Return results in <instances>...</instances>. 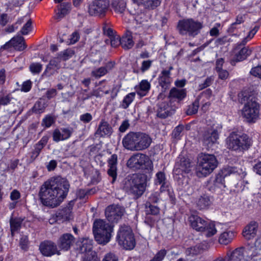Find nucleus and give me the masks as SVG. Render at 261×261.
I'll list each match as a JSON object with an SVG mask.
<instances>
[{
  "mask_svg": "<svg viewBox=\"0 0 261 261\" xmlns=\"http://www.w3.org/2000/svg\"><path fill=\"white\" fill-rule=\"evenodd\" d=\"M65 179L60 176L53 177L40 187L39 197L41 203L54 208L59 206L65 197Z\"/></svg>",
  "mask_w": 261,
  "mask_h": 261,
  "instance_id": "nucleus-1",
  "label": "nucleus"
},
{
  "mask_svg": "<svg viewBox=\"0 0 261 261\" xmlns=\"http://www.w3.org/2000/svg\"><path fill=\"white\" fill-rule=\"evenodd\" d=\"M239 96L241 103H244L242 110V115L249 123H254L259 115L260 105L257 98L252 92L242 91Z\"/></svg>",
  "mask_w": 261,
  "mask_h": 261,
  "instance_id": "nucleus-2",
  "label": "nucleus"
},
{
  "mask_svg": "<svg viewBox=\"0 0 261 261\" xmlns=\"http://www.w3.org/2000/svg\"><path fill=\"white\" fill-rule=\"evenodd\" d=\"M147 181V176L144 174L128 175L122 181V188L128 194L138 198L144 193Z\"/></svg>",
  "mask_w": 261,
  "mask_h": 261,
  "instance_id": "nucleus-3",
  "label": "nucleus"
},
{
  "mask_svg": "<svg viewBox=\"0 0 261 261\" xmlns=\"http://www.w3.org/2000/svg\"><path fill=\"white\" fill-rule=\"evenodd\" d=\"M152 139L150 136L142 132H130L122 139L124 147L131 151H140L147 149L151 145Z\"/></svg>",
  "mask_w": 261,
  "mask_h": 261,
  "instance_id": "nucleus-4",
  "label": "nucleus"
},
{
  "mask_svg": "<svg viewBox=\"0 0 261 261\" xmlns=\"http://www.w3.org/2000/svg\"><path fill=\"white\" fill-rule=\"evenodd\" d=\"M226 143L228 149L242 152L250 148L252 144V140L246 134H240L232 132L226 138Z\"/></svg>",
  "mask_w": 261,
  "mask_h": 261,
  "instance_id": "nucleus-5",
  "label": "nucleus"
},
{
  "mask_svg": "<svg viewBox=\"0 0 261 261\" xmlns=\"http://www.w3.org/2000/svg\"><path fill=\"white\" fill-rule=\"evenodd\" d=\"M113 225L102 219H96L93 224V232L96 241L100 244L105 245L110 242Z\"/></svg>",
  "mask_w": 261,
  "mask_h": 261,
  "instance_id": "nucleus-6",
  "label": "nucleus"
},
{
  "mask_svg": "<svg viewBox=\"0 0 261 261\" xmlns=\"http://www.w3.org/2000/svg\"><path fill=\"white\" fill-rule=\"evenodd\" d=\"M217 165L218 161L214 155L201 153L198 159L196 175L199 177H206L214 171Z\"/></svg>",
  "mask_w": 261,
  "mask_h": 261,
  "instance_id": "nucleus-7",
  "label": "nucleus"
},
{
  "mask_svg": "<svg viewBox=\"0 0 261 261\" xmlns=\"http://www.w3.org/2000/svg\"><path fill=\"white\" fill-rule=\"evenodd\" d=\"M203 27L202 21L190 18L179 20L177 22L176 29L179 34L182 36L188 35L195 37L200 33Z\"/></svg>",
  "mask_w": 261,
  "mask_h": 261,
  "instance_id": "nucleus-8",
  "label": "nucleus"
},
{
  "mask_svg": "<svg viewBox=\"0 0 261 261\" xmlns=\"http://www.w3.org/2000/svg\"><path fill=\"white\" fill-rule=\"evenodd\" d=\"M116 240L121 246L125 249L132 250L136 245L134 234L130 227L123 224L120 226L117 232Z\"/></svg>",
  "mask_w": 261,
  "mask_h": 261,
  "instance_id": "nucleus-9",
  "label": "nucleus"
},
{
  "mask_svg": "<svg viewBox=\"0 0 261 261\" xmlns=\"http://www.w3.org/2000/svg\"><path fill=\"white\" fill-rule=\"evenodd\" d=\"M191 227L196 231L206 232L205 235L210 237L217 232L215 225L213 222H209L197 215H191L189 218Z\"/></svg>",
  "mask_w": 261,
  "mask_h": 261,
  "instance_id": "nucleus-10",
  "label": "nucleus"
},
{
  "mask_svg": "<svg viewBox=\"0 0 261 261\" xmlns=\"http://www.w3.org/2000/svg\"><path fill=\"white\" fill-rule=\"evenodd\" d=\"M222 127L220 124H214L204 129L202 132L201 141L207 149L212 147L217 142Z\"/></svg>",
  "mask_w": 261,
  "mask_h": 261,
  "instance_id": "nucleus-11",
  "label": "nucleus"
},
{
  "mask_svg": "<svg viewBox=\"0 0 261 261\" xmlns=\"http://www.w3.org/2000/svg\"><path fill=\"white\" fill-rule=\"evenodd\" d=\"M149 163L148 157L146 155L136 153L133 154L127 161L126 166L133 171L142 170L146 168V164Z\"/></svg>",
  "mask_w": 261,
  "mask_h": 261,
  "instance_id": "nucleus-12",
  "label": "nucleus"
},
{
  "mask_svg": "<svg viewBox=\"0 0 261 261\" xmlns=\"http://www.w3.org/2000/svg\"><path fill=\"white\" fill-rule=\"evenodd\" d=\"M109 7V0H94L89 5L88 13L91 16L103 17Z\"/></svg>",
  "mask_w": 261,
  "mask_h": 261,
  "instance_id": "nucleus-13",
  "label": "nucleus"
},
{
  "mask_svg": "<svg viewBox=\"0 0 261 261\" xmlns=\"http://www.w3.org/2000/svg\"><path fill=\"white\" fill-rule=\"evenodd\" d=\"M124 208L118 205L108 206L105 211V215L108 220L112 223H117L124 213Z\"/></svg>",
  "mask_w": 261,
  "mask_h": 261,
  "instance_id": "nucleus-14",
  "label": "nucleus"
},
{
  "mask_svg": "<svg viewBox=\"0 0 261 261\" xmlns=\"http://www.w3.org/2000/svg\"><path fill=\"white\" fill-rule=\"evenodd\" d=\"M76 246L75 249L79 251V253L83 254L82 257L91 256V254H93V253H95V255H97L96 252L92 250V240L85 238L82 241L77 242Z\"/></svg>",
  "mask_w": 261,
  "mask_h": 261,
  "instance_id": "nucleus-15",
  "label": "nucleus"
},
{
  "mask_svg": "<svg viewBox=\"0 0 261 261\" xmlns=\"http://www.w3.org/2000/svg\"><path fill=\"white\" fill-rule=\"evenodd\" d=\"M39 250L41 254L47 257H50L55 254L60 255L56 244L51 241H44L39 246Z\"/></svg>",
  "mask_w": 261,
  "mask_h": 261,
  "instance_id": "nucleus-16",
  "label": "nucleus"
},
{
  "mask_svg": "<svg viewBox=\"0 0 261 261\" xmlns=\"http://www.w3.org/2000/svg\"><path fill=\"white\" fill-rule=\"evenodd\" d=\"M206 187L212 192L222 194V191L225 188L224 177L220 174L217 175L214 180L208 181Z\"/></svg>",
  "mask_w": 261,
  "mask_h": 261,
  "instance_id": "nucleus-17",
  "label": "nucleus"
},
{
  "mask_svg": "<svg viewBox=\"0 0 261 261\" xmlns=\"http://www.w3.org/2000/svg\"><path fill=\"white\" fill-rule=\"evenodd\" d=\"M10 46H13L15 50L18 51L23 50L27 47L24 38L20 36L12 38L9 42L4 45L3 47L8 49Z\"/></svg>",
  "mask_w": 261,
  "mask_h": 261,
  "instance_id": "nucleus-18",
  "label": "nucleus"
},
{
  "mask_svg": "<svg viewBox=\"0 0 261 261\" xmlns=\"http://www.w3.org/2000/svg\"><path fill=\"white\" fill-rule=\"evenodd\" d=\"M157 107L156 116L160 118L165 119L174 113V109L169 105L167 102L159 103Z\"/></svg>",
  "mask_w": 261,
  "mask_h": 261,
  "instance_id": "nucleus-19",
  "label": "nucleus"
},
{
  "mask_svg": "<svg viewBox=\"0 0 261 261\" xmlns=\"http://www.w3.org/2000/svg\"><path fill=\"white\" fill-rule=\"evenodd\" d=\"M170 75L169 71L162 70L159 76L158 83L162 87V92H165L170 86L172 82Z\"/></svg>",
  "mask_w": 261,
  "mask_h": 261,
  "instance_id": "nucleus-20",
  "label": "nucleus"
},
{
  "mask_svg": "<svg viewBox=\"0 0 261 261\" xmlns=\"http://www.w3.org/2000/svg\"><path fill=\"white\" fill-rule=\"evenodd\" d=\"M54 2L56 4L54 18L59 22L65 16V0H54Z\"/></svg>",
  "mask_w": 261,
  "mask_h": 261,
  "instance_id": "nucleus-21",
  "label": "nucleus"
},
{
  "mask_svg": "<svg viewBox=\"0 0 261 261\" xmlns=\"http://www.w3.org/2000/svg\"><path fill=\"white\" fill-rule=\"evenodd\" d=\"M257 228L258 223L255 221H251L245 227L242 234L245 239L250 240L255 237Z\"/></svg>",
  "mask_w": 261,
  "mask_h": 261,
  "instance_id": "nucleus-22",
  "label": "nucleus"
},
{
  "mask_svg": "<svg viewBox=\"0 0 261 261\" xmlns=\"http://www.w3.org/2000/svg\"><path fill=\"white\" fill-rule=\"evenodd\" d=\"M113 132V129L111 126L108 122L102 120L95 132V135L100 137H104L105 136H110Z\"/></svg>",
  "mask_w": 261,
  "mask_h": 261,
  "instance_id": "nucleus-23",
  "label": "nucleus"
},
{
  "mask_svg": "<svg viewBox=\"0 0 261 261\" xmlns=\"http://www.w3.org/2000/svg\"><path fill=\"white\" fill-rule=\"evenodd\" d=\"M236 232L232 230H226L222 233L219 238L221 244L227 245L230 243L235 237Z\"/></svg>",
  "mask_w": 261,
  "mask_h": 261,
  "instance_id": "nucleus-24",
  "label": "nucleus"
},
{
  "mask_svg": "<svg viewBox=\"0 0 261 261\" xmlns=\"http://www.w3.org/2000/svg\"><path fill=\"white\" fill-rule=\"evenodd\" d=\"M186 96V90L184 89H178L176 88H172L169 92L168 97L170 100L177 99L178 101L182 100Z\"/></svg>",
  "mask_w": 261,
  "mask_h": 261,
  "instance_id": "nucleus-25",
  "label": "nucleus"
},
{
  "mask_svg": "<svg viewBox=\"0 0 261 261\" xmlns=\"http://www.w3.org/2000/svg\"><path fill=\"white\" fill-rule=\"evenodd\" d=\"M251 53V49H249L248 47H244L235 54L232 61H242L250 56Z\"/></svg>",
  "mask_w": 261,
  "mask_h": 261,
  "instance_id": "nucleus-26",
  "label": "nucleus"
},
{
  "mask_svg": "<svg viewBox=\"0 0 261 261\" xmlns=\"http://www.w3.org/2000/svg\"><path fill=\"white\" fill-rule=\"evenodd\" d=\"M244 248H238L232 251L230 255L227 254L229 261H244Z\"/></svg>",
  "mask_w": 261,
  "mask_h": 261,
  "instance_id": "nucleus-27",
  "label": "nucleus"
},
{
  "mask_svg": "<svg viewBox=\"0 0 261 261\" xmlns=\"http://www.w3.org/2000/svg\"><path fill=\"white\" fill-rule=\"evenodd\" d=\"M156 185H161V192H164L167 190L168 188V183L166 180L165 174L163 172H159L156 174V179L155 181Z\"/></svg>",
  "mask_w": 261,
  "mask_h": 261,
  "instance_id": "nucleus-28",
  "label": "nucleus"
},
{
  "mask_svg": "<svg viewBox=\"0 0 261 261\" xmlns=\"http://www.w3.org/2000/svg\"><path fill=\"white\" fill-rule=\"evenodd\" d=\"M212 204V200L210 196L204 194L200 196L196 201V205L199 210L207 208Z\"/></svg>",
  "mask_w": 261,
  "mask_h": 261,
  "instance_id": "nucleus-29",
  "label": "nucleus"
},
{
  "mask_svg": "<svg viewBox=\"0 0 261 261\" xmlns=\"http://www.w3.org/2000/svg\"><path fill=\"white\" fill-rule=\"evenodd\" d=\"M126 4L124 0H111V6L117 13L122 14L126 9Z\"/></svg>",
  "mask_w": 261,
  "mask_h": 261,
  "instance_id": "nucleus-30",
  "label": "nucleus"
},
{
  "mask_svg": "<svg viewBox=\"0 0 261 261\" xmlns=\"http://www.w3.org/2000/svg\"><path fill=\"white\" fill-rule=\"evenodd\" d=\"M176 166L182 172L189 173L191 171L192 167L190 160L185 157L180 158L179 161L176 163Z\"/></svg>",
  "mask_w": 261,
  "mask_h": 261,
  "instance_id": "nucleus-31",
  "label": "nucleus"
},
{
  "mask_svg": "<svg viewBox=\"0 0 261 261\" xmlns=\"http://www.w3.org/2000/svg\"><path fill=\"white\" fill-rule=\"evenodd\" d=\"M138 5H142L146 9H154L160 4V0H133Z\"/></svg>",
  "mask_w": 261,
  "mask_h": 261,
  "instance_id": "nucleus-32",
  "label": "nucleus"
},
{
  "mask_svg": "<svg viewBox=\"0 0 261 261\" xmlns=\"http://www.w3.org/2000/svg\"><path fill=\"white\" fill-rule=\"evenodd\" d=\"M65 61V51H61L58 56L50 61L49 64L55 68H59L61 67V62Z\"/></svg>",
  "mask_w": 261,
  "mask_h": 261,
  "instance_id": "nucleus-33",
  "label": "nucleus"
},
{
  "mask_svg": "<svg viewBox=\"0 0 261 261\" xmlns=\"http://www.w3.org/2000/svg\"><path fill=\"white\" fill-rule=\"evenodd\" d=\"M121 42L122 47L125 50L132 48L134 45V42L133 41L132 36L130 34L123 36L121 38Z\"/></svg>",
  "mask_w": 261,
  "mask_h": 261,
  "instance_id": "nucleus-34",
  "label": "nucleus"
},
{
  "mask_svg": "<svg viewBox=\"0 0 261 261\" xmlns=\"http://www.w3.org/2000/svg\"><path fill=\"white\" fill-rule=\"evenodd\" d=\"M160 208L154 204H151L149 203H145V212L146 215L158 216L160 214Z\"/></svg>",
  "mask_w": 261,
  "mask_h": 261,
  "instance_id": "nucleus-35",
  "label": "nucleus"
},
{
  "mask_svg": "<svg viewBox=\"0 0 261 261\" xmlns=\"http://www.w3.org/2000/svg\"><path fill=\"white\" fill-rule=\"evenodd\" d=\"M203 252V245L198 244L195 246L188 248L186 250V253L188 255H196Z\"/></svg>",
  "mask_w": 261,
  "mask_h": 261,
  "instance_id": "nucleus-36",
  "label": "nucleus"
},
{
  "mask_svg": "<svg viewBox=\"0 0 261 261\" xmlns=\"http://www.w3.org/2000/svg\"><path fill=\"white\" fill-rule=\"evenodd\" d=\"M22 221L18 218H12L10 219V223L11 227V234L12 236L15 232L20 229Z\"/></svg>",
  "mask_w": 261,
  "mask_h": 261,
  "instance_id": "nucleus-37",
  "label": "nucleus"
},
{
  "mask_svg": "<svg viewBox=\"0 0 261 261\" xmlns=\"http://www.w3.org/2000/svg\"><path fill=\"white\" fill-rule=\"evenodd\" d=\"M136 94L135 92H131L126 95L123 98L121 104V107L124 109H127L130 104L134 100Z\"/></svg>",
  "mask_w": 261,
  "mask_h": 261,
  "instance_id": "nucleus-38",
  "label": "nucleus"
},
{
  "mask_svg": "<svg viewBox=\"0 0 261 261\" xmlns=\"http://www.w3.org/2000/svg\"><path fill=\"white\" fill-rule=\"evenodd\" d=\"M46 106L45 101L43 99H40L35 103L33 110L36 113L40 114L44 112Z\"/></svg>",
  "mask_w": 261,
  "mask_h": 261,
  "instance_id": "nucleus-39",
  "label": "nucleus"
},
{
  "mask_svg": "<svg viewBox=\"0 0 261 261\" xmlns=\"http://www.w3.org/2000/svg\"><path fill=\"white\" fill-rule=\"evenodd\" d=\"M44 145L45 144L42 142V140L36 144L34 150L31 153V159L32 161L35 160L38 157Z\"/></svg>",
  "mask_w": 261,
  "mask_h": 261,
  "instance_id": "nucleus-40",
  "label": "nucleus"
},
{
  "mask_svg": "<svg viewBox=\"0 0 261 261\" xmlns=\"http://www.w3.org/2000/svg\"><path fill=\"white\" fill-rule=\"evenodd\" d=\"M150 88V84L147 80H143L140 84V90L138 94L144 96Z\"/></svg>",
  "mask_w": 261,
  "mask_h": 261,
  "instance_id": "nucleus-41",
  "label": "nucleus"
},
{
  "mask_svg": "<svg viewBox=\"0 0 261 261\" xmlns=\"http://www.w3.org/2000/svg\"><path fill=\"white\" fill-rule=\"evenodd\" d=\"M199 105V99H196L191 105L189 106L186 113L188 115H192L196 114L198 110Z\"/></svg>",
  "mask_w": 261,
  "mask_h": 261,
  "instance_id": "nucleus-42",
  "label": "nucleus"
},
{
  "mask_svg": "<svg viewBox=\"0 0 261 261\" xmlns=\"http://www.w3.org/2000/svg\"><path fill=\"white\" fill-rule=\"evenodd\" d=\"M108 72V70L106 67H101L97 68L91 72L92 76L95 78H99L102 76H103Z\"/></svg>",
  "mask_w": 261,
  "mask_h": 261,
  "instance_id": "nucleus-43",
  "label": "nucleus"
},
{
  "mask_svg": "<svg viewBox=\"0 0 261 261\" xmlns=\"http://www.w3.org/2000/svg\"><path fill=\"white\" fill-rule=\"evenodd\" d=\"M160 200V194L158 192H153L150 194L148 197V200L146 203H149L151 204L158 203Z\"/></svg>",
  "mask_w": 261,
  "mask_h": 261,
  "instance_id": "nucleus-44",
  "label": "nucleus"
},
{
  "mask_svg": "<svg viewBox=\"0 0 261 261\" xmlns=\"http://www.w3.org/2000/svg\"><path fill=\"white\" fill-rule=\"evenodd\" d=\"M147 17L144 14L137 15L135 17V20L137 23L142 25V26H149L147 20Z\"/></svg>",
  "mask_w": 261,
  "mask_h": 261,
  "instance_id": "nucleus-45",
  "label": "nucleus"
},
{
  "mask_svg": "<svg viewBox=\"0 0 261 261\" xmlns=\"http://www.w3.org/2000/svg\"><path fill=\"white\" fill-rule=\"evenodd\" d=\"M75 200H71L68 204V208H66V221L73 219V215L71 210L74 205Z\"/></svg>",
  "mask_w": 261,
  "mask_h": 261,
  "instance_id": "nucleus-46",
  "label": "nucleus"
},
{
  "mask_svg": "<svg viewBox=\"0 0 261 261\" xmlns=\"http://www.w3.org/2000/svg\"><path fill=\"white\" fill-rule=\"evenodd\" d=\"M42 66L39 63H33L30 66V70L33 74H39L42 70Z\"/></svg>",
  "mask_w": 261,
  "mask_h": 261,
  "instance_id": "nucleus-47",
  "label": "nucleus"
},
{
  "mask_svg": "<svg viewBox=\"0 0 261 261\" xmlns=\"http://www.w3.org/2000/svg\"><path fill=\"white\" fill-rule=\"evenodd\" d=\"M167 254V250H160L150 261H162Z\"/></svg>",
  "mask_w": 261,
  "mask_h": 261,
  "instance_id": "nucleus-48",
  "label": "nucleus"
},
{
  "mask_svg": "<svg viewBox=\"0 0 261 261\" xmlns=\"http://www.w3.org/2000/svg\"><path fill=\"white\" fill-rule=\"evenodd\" d=\"M214 81V78L212 76L207 77L204 82L199 85V90H201L204 88L211 86Z\"/></svg>",
  "mask_w": 261,
  "mask_h": 261,
  "instance_id": "nucleus-49",
  "label": "nucleus"
},
{
  "mask_svg": "<svg viewBox=\"0 0 261 261\" xmlns=\"http://www.w3.org/2000/svg\"><path fill=\"white\" fill-rule=\"evenodd\" d=\"M152 64V61L150 60H144L141 64V66L140 68V71L144 73L146 71L148 70L150 67L151 66Z\"/></svg>",
  "mask_w": 261,
  "mask_h": 261,
  "instance_id": "nucleus-50",
  "label": "nucleus"
},
{
  "mask_svg": "<svg viewBox=\"0 0 261 261\" xmlns=\"http://www.w3.org/2000/svg\"><path fill=\"white\" fill-rule=\"evenodd\" d=\"M32 30V21L31 19L29 20L27 23L22 28L20 32L21 33L25 35H27Z\"/></svg>",
  "mask_w": 261,
  "mask_h": 261,
  "instance_id": "nucleus-51",
  "label": "nucleus"
},
{
  "mask_svg": "<svg viewBox=\"0 0 261 261\" xmlns=\"http://www.w3.org/2000/svg\"><path fill=\"white\" fill-rule=\"evenodd\" d=\"M29 240L27 236H23L20 239L19 245L22 249L27 250L28 248Z\"/></svg>",
  "mask_w": 261,
  "mask_h": 261,
  "instance_id": "nucleus-52",
  "label": "nucleus"
},
{
  "mask_svg": "<svg viewBox=\"0 0 261 261\" xmlns=\"http://www.w3.org/2000/svg\"><path fill=\"white\" fill-rule=\"evenodd\" d=\"M183 129L184 125L180 124L178 125L173 129L172 133V137L175 139H179V135Z\"/></svg>",
  "mask_w": 261,
  "mask_h": 261,
  "instance_id": "nucleus-53",
  "label": "nucleus"
},
{
  "mask_svg": "<svg viewBox=\"0 0 261 261\" xmlns=\"http://www.w3.org/2000/svg\"><path fill=\"white\" fill-rule=\"evenodd\" d=\"M75 243L74 237L70 233H66V250L70 248Z\"/></svg>",
  "mask_w": 261,
  "mask_h": 261,
  "instance_id": "nucleus-54",
  "label": "nucleus"
},
{
  "mask_svg": "<svg viewBox=\"0 0 261 261\" xmlns=\"http://www.w3.org/2000/svg\"><path fill=\"white\" fill-rule=\"evenodd\" d=\"M108 175L112 177V180L111 182L113 184L117 178V167H109L108 170Z\"/></svg>",
  "mask_w": 261,
  "mask_h": 261,
  "instance_id": "nucleus-55",
  "label": "nucleus"
},
{
  "mask_svg": "<svg viewBox=\"0 0 261 261\" xmlns=\"http://www.w3.org/2000/svg\"><path fill=\"white\" fill-rule=\"evenodd\" d=\"M108 162L109 167H117V155L116 154H112Z\"/></svg>",
  "mask_w": 261,
  "mask_h": 261,
  "instance_id": "nucleus-56",
  "label": "nucleus"
},
{
  "mask_svg": "<svg viewBox=\"0 0 261 261\" xmlns=\"http://www.w3.org/2000/svg\"><path fill=\"white\" fill-rule=\"evenodd\" d=\"M102 261H118V258L115 254L110 252L105 255Z\"/></svg>",
  "mask_w": 261,
  "mask_h": 261,
  "instance_id": "nucleus-57",
  "label": "nucleus"
},
{
  "mask_svg": "<svg viewBox=\"0 0 261 261\" xmlns=\"http://www.w3.org/2000/svg\"><path fill=\"white\" fill-rule=\"evenodd\" d=\"M32 88V82L30 80L24 82L21 86V91L27 92H29Z\"/></svg>",
  "mask_w": 261,
  "mask_h": 261,
  "instance_id": "nucleus-58",
  "label": "nucleus"
},
{
  "mask_svg": "<svg viewBox=\"0 0 261 261\" xmlns=\"http://www.w3.org/2000/svg\"><path fill=\"white\" fill-rule=\"evenodd\" d=\"M80 39V35L77 32H73L70 38L68 39L69 41V44H73L79 41Z\"/></svg>",
  "mask_w": 261,
  "mask_h": 261,
  "instance_id": "nucleus-59",
  "label": "nucleus"
},
{
  "mask_svg": "<svg viewBox=\"0 0 261 261\" xmlns=\"http://www.w3.org/2000/svg\"><path fill=\"white\" fill-rule=\"evenodd\" d=\"M182 188L183 190L189 193V194H192L193 192V189L192 187L188 186V181L187 178H184L182 180Z\"/></svg>",
  "mask_w": 261,
  "mask_h": 261,
  "instance_id": "nucleus-60",
  "label": "nucleus"
},
{
  "mask_svg": "<svg viewBox=\"0 0 261 261\" xmlns=\"http://www.w3.org/2000/svg\"><path fill=\"white\" fill-rule=\"evenodd\" d=\"M92 192V190H85L84 189H80L79 190L77 195L81 199L85 198L86 195L90 194Z\"/></svg>",
  "mask_w": 261,
  "mask_h": 261,
  "instance_id": "nucleus-61",
  "label": "nucleus"
},
{
  "mask_svg": "<svg viewBox=\"0 0 261 261\" xmlns=\"http://www.w3.org/2000/svg\"><path fill=\"white\" fill-rule=\"evenodd\" d=\"M56 221H61L62 222H64L65 220V211L64 210L59 211L56 213Z\"/></svg>",
  "mask_w": 261,
  "mask_h": 261,
  "instance_id": "nucleus-62",
  "label": "nucleus"
},
{
  "mask_svg": "<svg viewBox=\"0 0 261 261\" xmlns=\"http://www.w3.org/2000/svg\"><path fill=\"white\" fill-rule=\"evenodd\" d=\"M54 122L53 117L47 116L43 119L42 125H45L47 127H49Z\"/></svg>",
  "mask_w": 261,
  "mask_h": 261,
  "instance_id": "nucleus-63",
  "label": "nucleus"
},
{
  "mask_svg": "<svg viewBox=\"0 0 261 261\" xmlns=\"http://www.w3.org/2000/svg\"><path fill=\"white\" fill-rule=\"evenodd\" d=\"M250 73L255 76H258L261 79V65L252 68Z\"/></svg>",
  "mask_w": 261,
  "mask_h": 261,
  "instance_id": "nucleus-64",
  "label": "nucleus"
}]
</instances>
